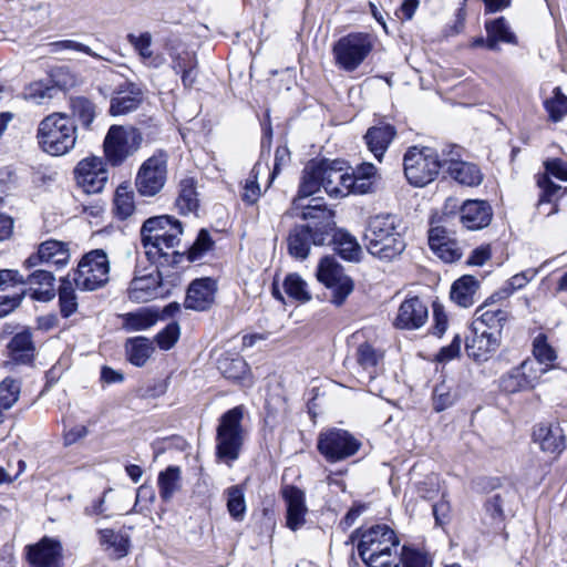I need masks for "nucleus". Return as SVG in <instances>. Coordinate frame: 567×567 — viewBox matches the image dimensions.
Listing matches in <instances>:
<instances>
[{
	"instance_id": "obj_39",
	"label": "nucleus",
	"mask_w": 567,
	"mask_h": 567,
	"mask_svg": "<svg viewBox=\"0 0 567 567\" xmlns=\"http://www.w3.org/2000/svg\"><path fill=\"white\" fill-rule=\"evenodd\" d=\"M533 354L536 359L535 371L539 378L553 368V362L557 359L556 351L548 344L545 334H538L533 342Z\"/></svg>"
},
{
	"instance_id": "obj_24",
	"label": "nucleus",
	"mask_w": 567,
	"mask_h": 567,
	"mask_svg": "<svg viewBox=\"0 0 567 567\" xmlns=\"http://www.w3.org/2000/svg\"><path fill=\"white\" fill-rule=\"evenodd\" d=\"M493 212L489 204L480 199H467L460 209V220L471 230L482 229L489 225Z\"/></svg>"
},
{
	"instance_id": "obj_50",
	"label": "nucleus",
	"mask_w": 567,
	"mask_h": 567,
	"mask_svg": "<svg viewBox=\"0 0 567 567\" xmlns=\"http://www.w3.org/2000/svg\"><path fill=\"white\" fill-rule=\"evenodd\" d=\"M544 107L553 122H559L567 115V96L560 87L553 90V95L544 102Z\"/></svg>"
},
{
	"instance_id": "obj_33",
	"label": "nucleus",
	"mask_w": 567,
	"mask_h": 567,
	"mask_svg": "<svg viewBox=\"0 0 567 567\" xmlns=\"http://www.w3.org/2000/svg\"><path fill=\"white\" fill-rule=\"evenodd\" d=\"M343 176V162L321 161V183L326 193L334 197L344 196V187H340Z\"/></svg>"
},
{
	"instance_id": "obj_47",
	"label": "nucleus",
	"mask_w": 567,
	"mask_h": 567,
	"mask_svg": "<svg viewBox=\"0 0 567 567\" xmlns=\"http://www.w3.org/2000/svg\"><path fill=\"white\" fill-rule=\"evenodd\" d=\"M123 328L127 331L146 330L154 326L157 321V316L147 309H142L135 312H128L122 316Z\"/></svg>"
},
{
	"instance_id": "obj_61",
	"label": "nucleus",
	"mask_w": 567,
	"mask_h": 567,
	"mask_svg": "<svg viewBox=\"0 0 567 567\" xmlns=\"http://www.w3.org/2000/svg\"><path fill=\"white\" fill-rule=\"evenodd\" d=\"M49 45L51 48L50 52H52V53H56L62 50H74V51H79V52H84L95 59H102L101 55L93 52L87 45L76 42V41H73V40L56 41V42L50 43Z\"/></svg>"
},
{
	"instance_id": "obj_32",
	"label": "nucleus",
	"mask_w": 567,
	"mask_h": 567,
	"mask_svg": "<svg viewBox=\"0 0 567 567\" xmlns=\"http://www.w3.org/2000/svg\"><path fill=\"white\" fill-rule=\"evenodd\" d=\"M537 185L542 189L537 202V212L539 215L549 217L558 212L557 200L561 187L550 181L546 175H538Z\"/></svg>"
},
{
	"instance_id": "obj_2",
	"label": "nucleus",
	"mask_w": 567,
	"mask_h": 567,
	"mask_svg": "<svg viewBox=\"0 0 567 567\" xmlns=\"http://www.w3.org/2000/svg\"><path fill=\"white\" fill-rule=\"evenodd\" d=\"M182 234L181 221L171 216H156L145 220L141 228V240L147 259L161 266L175 262L178 255L176 247Z\"/></svg>"
},
{
	"instance_id": "obj_3",
	"label": "nucleus",
	"mask_w": 567,
	"mask_h": 567,
	"mask_svg": "<svg viewBox=\"0 0 567 567\" xmlns=\"http://www.w3.org/2000/svg\"><path fill=\"white\" fill-rule=\"evenodd\" d=\"M400 540L388 525H374L360 533L358 554L368 567H399Z\"/></svg>"
},
{
	"instance_id": "obj_57",
	"label": "nucleus",
	"mask_w": 567,
	"mask_h": 567,
	"mask_svg": "<svg viewBox=\"0 0 567 567\" xmlns=\"http://www.w3.org/2000/svg\"><path fill=\"white\" fill-rule=\"evenodd\" d=\"M53 92H54L53 86L44 84L43 82H34L25 87L24 96H25V99L40 104L44 100L52 99Z\"/></svg>"
},
{
	"instance_id": "obj_8",
	"label": "nucleus",
	"mask_w": 567,
	"mask_h": 567,
	"mask_svg": "<svg viewBox=\"0 0 567 567\" xmlns=\"http://www.w3.org/2000/svg\"><path fill=\"white\" fill-rule=\"evenodd\" d=\"M143 135L133 126L112 125L104 138L105 161L113 167L121 166L142 146Z\"/></svg>"
},
{
	"instance_id": "obj_20",
	"label": "nucleus",
	"mask_w": 567,
	"mask_h": 567,
	"mask_svg": "<svg viewBox=\"0 0 567 567\" xmlns=\"http://www.w3.org/2000/svg\"><path fill=\"white\" fill-rule=\"evenodd\" d=\"M509 495L508 488H501L486 497L481 517L484 533H496L503 528L504 505Z\"/></svg>"
},
{
	"instance_id": "obj_42",
	"label": "nucleus",
	"mask_w": 567,
	"mask_h": 567,
	"mask_svg": "<svg viewBox=\"0 0 567 567\" xmlns=\"http://www.w3.org/2000/svg\"><path fill=\"white\" fill-rule=\"evenodd\" d=\"M8 348L11 352L12 359L20 363L30 362L34 354V346L29 331L17 333L11 339Z\"/></svg>"
},
{
	"instance_id": "obj_31",
	"label": "nucleus",
	"mask_w": 567,
	"mask_h": 567,
	"mask_svg": "<svg viewBox=\"0 0 567 567\" xmlns=\"http://www.w3.org/2000/svg\"><path fill=\"white\" fill-rule=\"evenodd\" d=\"M508 319L509 312L505 309H486V306H480L475 311L472 327L497 332V336L502 337V330Z\"/></svg>"
},
{
	"instance_id": "obj_12",
	"label": "nucleus",
	"mask_w": 567,
	"mask_h": 567,
	"mask_svg": "<svg viewBox=\"0 0 567 567\" xmlns=\"http://www.w3.org/2000/svg\"><path fill=\"white\" fill-rule=\"evenodd\" d=\"M360 442L348 431L330 429L321 432L317 449L328 462L334 463L354 455L360 449Z\"/></svg>"
},
{
	"instance_id": "obj_38",
	"label": "nucleus",
	"mask_w": 567,
	"mask_h": 567,
	"mask_svg": "<svg viewBox=\"0 0 567 567\" xmlns=\"http://www.w3.org/2000/svg\"><path fill=\"white\" fill-rule=\"evenodd\" d=\"M322 187L321 183V162L319 163H309L305 169L302 179L299 186L298 197L293 200L296 206H300V202L303 198H307L315 193H317Z\"/></svg>"
},
{
	"instance_id": "obj_45",
	"label": "nucleus",
	"mask_w": 567,
	"mask_h": 567,
	"mask_svg": "<svg viewBox=\"0 0 567 567\" xmlns=\"http://www.w3.org/2000/svg\"><path fill=\"white\" fill-rule=\"evenodd\" d=\"M176 207L181 214H189L198 208V198L193 178H185L179 184Z\"/></svg>"
},
{
	"instance_id": "obj_21",
	"label": "nucleus",
	"mask_w": 567,
	"mask_h": 567,
	"mask_svg": "<svg viewBox=\"0 0 567 567\" xmlns=\"http://www.w3.org/2000/svg\"><path fill=\"white\" fill-rule=\"evenodd\" d=\"M427 318L426 303L419 297H411L400 305L393 324L398 329L415 330L423 327Z\"/></svg>"
},
{
	"instance_id": "obj_28",
	"label": "nucleus",
	"mask_w": 567,
	"mask_h": 567,
	"mask_svg": "<svg viewBox=\"0 0 567 567\" xmlns=\"http://www.w3.org/2000/svg\"><path fill=\"white\" fill-rule=\"evenodd\" d=\"M143 100L142 90L134 83L122 85L111 99L110 112L112 115H125L135 111Z\"/></svg>"
},
{
	"instance_id": "obj_34",
	"label": "nucleus",
	"mask_w": 567,
	"mask_h": 567,
	"mask_svg": "<svg viewBox=\"0 0 567 567\" xmlns=\"http://www.w3.org/2000/svg\"><path fill=\"white\" fill-rule=\"evenodd\" d=\"M330 237L338 255L352 262H358L362 256V248L357 238L343 229H333Z\"/></svg>"
},
{
	"instance_id": "obj_41",
	"label": "nucleus",
	"mask_w": 567,
	"mask_h": 567,
	"mask_svg": "<svg viewBox=\"0 0 567 567\" xmlns=\"http://www.w3.org/2000/svg\"><path fill=\"white\" fill-rule=\"evenodd\" d=\"M128 361L136 365L143 367L154 351L153 343L145 337H136L128 339L125 344Z\"/></svg>"
},
{
	"instance_id": "obj_49",
	"label": "nucleus",
	"mask_w": 567,
	"mask_h": 567,
	"mask_svg": "<svg viewBox=\"0 0 567 567\" xmlns=\"http://www.w3.org/2000/svg\"><path fill=\"white\" fill-rule=\"evenodd\" d=\"M60 311L64 318L72 316L78 310V298L72 282L68 278L61 280L59 288Z\"/></svg>"
},
{
	"instance_id": "obj_5",
	"label": "nucleus",
	"mask_w": 567,
	"mask_h": 567,
	"mask_svg": "<svg viewBox=\"0 0 567 567\" xmlns=\"http://www.w3.org/2000/svg\"><path fill=\"white\" fill-rule=\"evenodd\" d=\"M76 138V126L65 113H52L38 125V145L43 152L52 156L69 153L74 148Z\"/></svg>"
},
{
	"instance_id": "obj_43",
	"label": "nucleus",
	"mask_w": 567,
	"mask_h": 567,
	"mask_svg": "<svg viewBox=\"0 0 567 567\" xmlns=\"http://www.w3.org/2000/svg\"><path fill=\"white\" fill-rule=\"evenodd\" d=\"M217 368L225 378L233 381H243L249 374V367L240 357L223 355L218 359Z\"/></svg>"
},
{
	"instance_id": "obj_35",
	"label": "nucleus",
	"mask_w": 567,
	"mask_h": 567,
	"mask_svg": "<svg viewBox=\"0 0 567 567\" xmlns=\"http://www.w3.org/2000/svg\"><path fill=\"white\" fill-rule=\"evenodd\" d=\"M157 486L161 499L165 503H169L183 486L181 467L169 465L164 471L159 472Z\"/></svg>"
},
{
	"instance_id": "obj_51",
	"label": "nucleus",
	"mask_w": 567,
	"mask_h": 567,
	"mask_svg": "<svg viewBox=\"0 0 567 567\" xmlns=\"http://www.w3.org/2000/svg\"><path fill=\"white\" fill-rule=\"evenodd\" d=\"M286 293L300 302H307L311 299L307 282L297 274H290L284 281Z\"/></svg>"
},
{
	"instance_id": "obj_46",
	"label": "nucleus",
	"mask_w": 567,
	"mask_h": 567,
	"mask_svg": "<svg viewBox=\"0 0 567 567\" xmlns=\"http://www.w3.org/2000/svg\"><path fill=\"white\" fill-rule=\"evenodd\" d=\"M70 109L72 116L76 118L83 127L90 128L96 115L95 105L84 96H76L70 99Z\"/></svg>"
},
{
	"instance_id": "obj_11",
	"label": "nucleus",
	"mask_w": 567,
	"mask_h": 567,
	"mask_svg": "<svg viewBox=\"0 0 567 567\" xmlns=\"http://www.w3.org/2000/svg\"><path fill=\"white\" fill-rule=\"evenodd\" d=\"M372 49L368 34L350 33L333 45L336 64L348 72L354 71L364 61Z\"/></svg>"
},
{
	"instance_id": "obj_40",
	"label": "nucleus",
	"mask_w": 567,
	"mask_h": 567,
	"mask_svg": "<svg viewBox=\"0 0 567 567\" xmlns=\"http://www.w3.org/2000/svg\"><path fill=\"white\" fill-rule=\"evenodd\" d=\"M127 41L137 51L144 64L151 68H159L164 64L165 59L162 55H154L151 49L152 35L150 32L141 33L140 35L128 34Z\"/></svg>"
},
{
	"instance_id": "obj_59",
	"label": "nucleus",
	"mask_w": 567,
	"mask_h": 567,
	"mask_svg": "<svg viewBox=\"0 0 567 567\" xmlns=\"http://www.w3.org/2000/svg\"><path fill=\"white\" fill-rule=\"evenodd\" d=\"M214 241L206 229H200L198 236L188 251L190 260L199 259L205 252L212 249Z\"/></svg>"
},
{
	"instance_id": "obj_14",
	"label": "nucleus",
	"mask_w": 567,
	"mask_h": 567,
	"mask_svg": "<svg viewBox=\"0 0 567 567\" xmlns=\"http://www.w3.org/2000/svg\"><path fill=\"white\" fill-rule=\"evenodd\" d=\"M74 174L78 186L86 194L101 193L109 179L104 159L96 156L80 161Z\"/></svg>"
},
{
	"instance_id": "obj_64",
	"label": "nucleus",
	"mask_w": 567,
	"mask_h": 567,
	"mask_svg": "<svg viewBox=\"0 0 567 567\" xmlns=\"http://www.w3.org/2000/svg\"><path fill=\"white\" fill-rule=\"evenodd\" d=\"M545 166V174L547 177L554 176L560 181L567 182V162L560 159V158H551L547 159L544 163Z\"/></svg>"
},
{
	"instance_id": "obj_17",
	"label": "nucleus",
	"mask_w": 567,
	"mask_h": 567,
	"mask_svg": "<svg viewBox=\"0 0 567 567\" xmlns=\"http://www.w3.org/2000/svg\"><path fill=\"white\" fill-rule=\"evenodd\" d=\"M24 278L17 270H0V318L13 311L27 293L21 286Z\"/></svg>"
},
{
	"instance_id": "obj_53",
	"label": "nucleus",
	"mask_w": 567,
	"mask_h": 567,
	"mask_svg": "<svg viewBox=\"0 0 567 567\" xmlns=\"http://www.w3.org/2000/svg\"><path fill=\"white\" fill-rule=\"evenodd\" d=\"M381 359V354L378 353L370 344L363 343L357 350L358 363L369 372V379L372 380L375 373V367Z\"/></svg>"
},
{
	"instance_id": "obj_19",
	"label": "nucleus",
	"mask_w": 567,
	"mask_h": 567,
	"mask_svg": "<svg viewBox=\"0 0 567 567\" xmlns=\"http://www.w3.org/2000/svg\"><path fill=\"white\" fill-rule=\"evenodd\" d=\"M539 380L535 371V362L525 360L519 367L512 369L499 380V388L503 392L513 394L533 389Z\"/></svg>"
},
{
	"instance_id": "obj_36",
	"label": "nucleus",
	"mask_w": 567,
	"mask_h": 567,
	"mask_svg": "<svg viewBox=\"0 0 567 567\" xmlns=\"http://www.w3.org/2000/svg\"><path fill=\"white\" fill-rule=\"evenodd\" d=\"M99 535L100 544L110 557L120 559L127 555L130 548L128 536L110 528L99 530Z\"/></svg>"
},
{
	"instance_id": "obj_27",
	"label": "nucleus",
	"mask_w": 567,
	"mask_h": 567,
	"mask_svg": "<svg viewBox=\"0 0 567 567\" xmlns=\"http://www.w3.org/2000/svg\"><path fill=\"white\" fill-rule=\"evenodd\" d=\"M282 496L287 504V526L291 530H297L303 526L308 512L305 493L296 486H287L282 491Z\"/></svg>"
},
{
	"instance_id": "obj_55",
	"label": "nucleus",
	"mask_w": 567,
	"mask_h": 567,
	"mask_svg": "<svg viewBox=\"0 0 567 567\" xmlns=\"http://www.w3.org/2000/svg\"><path fill=\"white\" fill-rule=\"evenodd\" d=\"M456 400V394L445 382L437 384L433 391V408L436 412L450 408Z\"/></svg>"
},
{
	"instance_id": "obj_13",
	"label": "nucleus",
	"mask_w": 567,
	"mask_h": 567,
	"mask_svg": "<svg viewBox=\"0 0 567 567\" xmlns=\"http://www.w3.org/2000/svg\"><path fill=\"white\" fill-rule=\"evenodd\" d=\"M317 278L332 290V302L337 306H341L353 290L352 279L333 257L327 256L320 260Z\"/></svg>"
},
{
	"instance_id": "obj_26",
	"label": "nucleus",
	"mask_w": 567,
	"mask_h": 567,
	"mask_svg": "<svg viewBox=\"0 0 567 567\" xmlns=\"http://www.w3.org/2000/svg\"><path fill=\"white\" fill-rule=\"evenodd\" d=\"M533 439L545 453L560 454L566 447L565 434L558 424H537L533 431Z\"/></svg>"
},
{
	"instance_id": "obj_54",
	"label": "nucleus",
	"mask_w": 567,
	"mask_h": 567,
	"mask_svg": "<svg viewBox=\"0 0 567 567\" xmlns=\"http://www.w3.org/2000/svg\"><path fill=\"white\" fill-rule=\"evenodd\" d=\"M400 556L403 567H431L430 557L420 549L403 546Z\"/></svg>"
},
{
	"instance_id": "obj_4",
	"label": "nucleus",
	"mask_w": 567,
	"mask_h": 567,
	"mask_svg": "<svg viewBox=\"0 0 567 567\" xmlns=\"http://www.w3.org/2000/svg\"><path fill=\"white\" fill-rule=\"evenodd\" d=\"M400 218L392 214H379L371 217L364 233L367 250L383 261H392L406 247L400 231Z\"/></svg>"
},
{
	"instance_id": "obj_7",
	"label": "nucleus",
	"mask_w": 567,
	"mask_h": 567,
	"mask_svg": "<svg viewBox=\"0 0 567 567\" xmlns=\"http://www.w3.org/2000/svg\"><path fill=\"white\" fill-rule=\"evenodd\" d=\"M404 175L415 187L432 183L443 168V158L431 147H410L403 157Z\"/></svg>"
},
{
	"instance_id": "obj_18",
	"label": "nucleus",
	"mask_w": 567,
	"mask_h": 567,
	"mask_svg": "<svg viewBox=\"0 0 567 567\" xmlns=\"http://www.w3.org/2000/svg\"><path fill=\"white\" fill-rule=\"evenodd\" d=\"M70 260L69 247L65 243L59 240H47L42 243L37 254L31 255L24 265L27 268H32L38 265H47L49 268H61Z\"/></svg>"
},
{
	"instance_id": "obj_16",
	"label": "nucleus",
	"mask_w": 567,
	"mask_h": 567,
	"mask_svg": "<svg viewBox=\"0 0 567 567\" xmlns=\"http://www.w3.org/2000/svg\"><path fill=\"white\" fill-rule=\"evenodd\" d=\"M161 272L158 266L144 270L135 269L134 278L128 287V298L136 302H146L161 295Z\"/></svg>"
},
{
	"instance_id": "obj_10",
	"label": "nucleus",
	"mask_w": 567,
	"mask_h": 567,
	"mask_svg": "<svg viewBox=\"0 0 567 567\" xmlns=\"http://www.w3.org/2000/svg\"><path fill=\"white\" fill-rule=\"evenodd\" d=\"M109 279V257L104 250L94 249L80 260L73 281L80 290L93 291L105 286Z\"/></svg>"
},
{
	"instance_id": "obj_30",
	"label": "nucleus",
	"mask_w": 567,
	"mask_h": 567,
	"mask_svg": "<svg viewBox=\"0 0 567 567\" xmlns=\"http://www.w3.org/2000/svg\"><path fill=\"white\" fill-rule=\"evenodd\" d=\"M29 284L30 297L39 301H49L54 297V276L50 269H38L24 279Z\"/></svg>"
},
{
	"instance_id": "obj_22",
	"label": "nucleus",
	"mask_w": 567,
	"mask_h": 567,
	"mask_svg": "<svg viewBox=\"0 0 567 567\" xmlns=\"http://www.w3.org/2000/svg\"><path fill=\"white\" fill-rule=\"evenodd\" d=\"M27 557L31 567H60L62 546L55 539L43 537L27 547Z\"/></svg>"
},
{
	"instance_id": "obj_23",
	"label": "nucleus",
	"mask_w": 567,
	"mask_h": 567,
	"mask_svg": "<svg viewBox=\"0 0 567 567\" xmlns=\"http://www.w3.org/2000/svg\"><path fill=\"white\" fill-rule=\"evenodd\" d=\"M473 337L466 342L465 349L468 357L477 362L487 361L499 348L501 337L497 332H488L486 329L472 327Z\"/></svg>"
},
{
	"instance_id": "obj_25",
	"label": "nucleus",
	"mask_w": 567,
	"mask_h": 567,
	"mask_svg": "<svg viewBox=\"0 0 567 567\" xmlns=\"http://www.w3.org/2000/svg\"><path fill=\"white\" fill-rule=\"evenodd\" d=\"M216 282L212 278L194 280L187 290L185 307L196 311L207 310L215 300Z\"/></svg>"
},
{
	"instance_id": "obj_48",
	"label": "nucleus",
	"mask_w": 567,
	"mask_h": 567,
	"mask_svg": "<svg viewBox=\"0 0 567 567\" xmlns=\"http://www.w3.org/2000/svg\"><path fill=\"white\" fill-rule=\"evenodd\" d=\"M227 496V511L229 515L237 522H241L246 514V502L244 489L234 485L226 489Z\"/></svg>"
},
{
	"instance_id": "obj_62",
	"label": "nucleus",
	"mask_w": 567,
	"mask_h": 567,
	"mask_svg": "<svg viewBox=\"0 0 567 567\" xmlns=\"http://www.w3.org/2000/svg\"><path fill=\"white\" fill-rule=\"evenodd\" d=\"M197 68V59L194 52L183 51L174 56H172V69L175 73L179 74L184 72L186 69H196Z\"/></svg>"
},
{
	"instance_id": "obj_52",
	"label": "nucleus",
	"mask_w": 567,
	"mask_h": 567,
	"mask_svg": "<svg viewBox=\"0 0 567 567\" xmlns=\"http://www.w3.org/2000/svg\"><path fill=\"white\" fill-rule=\"evenodd\" d=\"M135 210L134 194L126 186L117 187L114 196V212L121 219L128 218Z\"/></svg>"
},
{
	"instance_id": "obj_44",
	"label": "nucleus",
	"mask_w": 567,
	"mask_h": 567,
	"mask_svg": "<svg viewBox=\"0 0 567 567\" xmlns=\"http://www.w3.org/2000/svg\"><path fill=\"white\" fill-rule=\"evenodd\" d=\"M485 28L487 31L486 45L491 50H497L498 42L513 43L515 41V35L504 18L486 22Z\"/></svg>"
},
{
	"instance_id": "obj_29",
	"label": "nucleus",
	"mask_w": 567,
	"mask_h": 567,
	"mask_svg": "<svg viewBox=\"0 0 567 567\" xmlns=\"http://www.w3.org/2000/svg\"><path fill=\"white\" fill-rule=\"evenodd\" d=\"M395 134L394 126L388 123H380L367 131L364 135L365 143L377 159L381 161Z\"/></svg>"
},
{
	"instance_id": "obj_58",
	"label": "nucleus",
	"mask_w": 567,
	"mask_h": 567,
	"mask_svg": "<svg viewBox=\"0 0 567 567\" xmlns=\"http://www.w3.org/2000/svg\"><path fill=\"white\" fill-rule=\"evenodd\" d=\"M179 326L176 322L168 323L155 338L157 346L162 350H169L175 346L179 338Z\"/></svg>"
},
{
	"instance_id": "obj_56",
	"label": "nucleus",
	"mask_w": 567,
	"mask_h": 567,
	"mask_svg": "<svg viewBox=\"0 0 567 567\" xmlns=\"http://www.w3.org/2000/svg\"><path fill=\"white\" fill-rule=\"evenodd\" d=\"M20 385L13 379L6 378L0 383V404L10 409L19 399Z\"/></svg>"
},
{
	"instance_id": "obj_15",
	"label": "nucleus",
	"mask_w": 567,
	"mask_h": 567,
	"mask_svg": "<svg viewBox=\"0 0 567 567\" xmlns=\"http://www.w3.org/2000/svg\"><path fill=\"white\" fill-rule=\"evenodd\" d=\"M460 156V147L454 146L447 154H444L443 168L458 184L470 187L478 186L483 181L480 167L462 161Z\"/></svg>"
},
{
	"instance_id": "obj_37",
	"label": "nucleus",
	"mask_w": 567,
	"mask_h": 567,
	"mask_svg": "<svg viewBox=\"0 0 567 567\" xmlns=\"http://www.w3.org/2000/svg\"><path fill=\"white\" fill-rule=\"evenodd\" d=\"M480 287L478 280L470 275L458 278L451 288V299L457 306L468 308L474 303V296Z\"/></svg>"
},
{
	"instance_id": "obj_60",
	"label": "nucleus",
	"mask_w": 567,
	"mask_h": 567,
	"mask_svg": "<svg viewBox=\"0 0 567 567\" xmlns=\"http://www.w3.org/2000/svg\"><path fill=\"white\" fill-rule=\"evenodd\" d=\"M439 248L431 249L445 262H453L462 256L460 247L452 239L445 240L443 244H439Z\"/></svg>"
},
{
	"instance_id": "obj_6",
	"label": "nucleus",
	"mask_w": 567,
	"mask_h": 567,
	"mask_svg": "<svg viewBox=\"0 0 567 567\" xmlns=\"http://www.w3.org/2000/svg\"><path fill=\"white\" fill-rule=\"evenodd\" d=\"M241 420L243 408L235 406L221 415L216 430V457L228 466L239 457L244 444Z\"/></svg>"
},
{
	"instance_id": "obj_1",
	"label": "nucleus",
	"mask_w": 567,
	"mask_h": 567,
	"mask_svg": "<svg viewBox=\"0 0 567 567\" xmlns=\"http://www.w3.org/2000/svg\"><path fill=\"white\" fill-rule=\"evenodd\" d=\"M301 217L309 223L296 225L287 236L288 254L298 260L307 259L312 246H323L336 228L333 213L320 205L302 206Z\"/></svg>"
},
{
	"instance_id": "obj_63",
	"label": "nucleus",
	"mask_w": 567,
	"mask_h": 567,
	"mask_svg": "<svg viewBox=\"0 0 567 567\" xmlns=\"http://www.w3.org/2000/svg\"><path fill=\"white\" fill-rule=\"evenodd\" d=\"M257 166H255L250 173L249 178L246 179L244 185V192L241 198L247 204H255L260 196V188L257 183Z\"/></svg>"
},
{
	"instance_id": "obj_9",
	"label": "nucleus",
	"mask_w": 567,
	"mask_h": 567,
	"mask_svg": "<svg viewBox=\"0 0 567 567\" xmlns=\"http://www.w3.org/2000/svg\"><path fill=\"white\" fill-rule=\"evenodd\" d=\"M167 175L168 153L158 150L138 167L134 181L135 188L143 197H154L163 190Z\"/></svg>"
}]
</instances>
